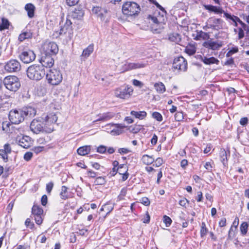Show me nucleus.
<instances>
[{
    "label": "nucleus",
    "instance_id": "47",
    "mask_svg": "<svg viewBox=\"0 0 249 249\" xmlns=\"http://www.w3.org/2000/svg\"><path fill=\"white\" fill-rule=\"evenodd\" d=\"M92 12L95 14H96L97 15H98V14L100 12V11H104V12L105 13H107V10H105V9H103L101 7H94L93 8H92Z\"/></svg>",
    "mask_w": 249,
    "mask_h": 249
},
{
    "label": "nucleus",
    "instance_id": "33",
    "mask_svg": "<svg viewBox=\"0 0 249 249\" xmlns=\"http://www.w3.org/2000/svg\"><path fill=\"white\" fill-rule=\"evenodd\" d=\"M185 52L189 55H193L196 52V48L195 44H190L185 49Z\"/></svg>",
    "mask_w": 249,
    "mask_h": 249
},
{
    "label": "nucleus",
    "instance_id": "9",
    "mask_svg": "<svg viewBox=\"0 0 249 249\" xmlns=\"http://www.w3.org/2000/svg\"><path fill=\"white\" fill-rule=\"evenodd\" d=\"M133 91V89L131 86H126L117 89L115 90V96L121 99H126L130 97Z\"/></svg>",
    "mask_w": 249,
    "mask_h": 249
},
{
    "label": "nucleus",
    "instance_id": "37",
    "mask_svg": "<svg viewBox=\"0 0 249 249\" xmlns=\"http://www.w3.org/2000/svg\"><path fill=\"white\" fill-rule=\"evenodd\" d=\"M224 16L227 19H230L233 22H238L240 24H241L243 22L240 20V19L238 17L234 15H231V14L228 13H224Z\"/></svg>",
    "mask_w": 249,
    "mask_h": 249
},
{
    "label": "nucleus",
    "instance_id": "48",
    "mask_svg": "<svg viewBox=\"0 0 249 249\" xmlns=\"http://www.w3.org/2000/svg\"><path fill=\"white\" fill-rule=\"evenodd\" d=\"M175 118L177 121H180L183 119V114L181 112H178L175 115Z\"/></svg>",
    "mask_w": 249,
    "mask_h": 249
},
{
    "label": "nucleus",
    "instance_id": "62",
    "mask_svg": "<svg viewBox=\"0 0 249 249\" xmlns=\"http://www.w3.org/2000/svg\"><path fill=\"white\" fill-rule=\"evenodd\" d=\"M189 203V201L185 198H183L182 199L180 200L179 202V204L180 206L186 207V205L187 203Z\"/></svg>",
    "mask_w": 249,
    "mask_h": 249
},
{
    "label": "nucleus",
    "instance_id": "20",
    "mask_svg": "<svg viewBox=\"0 0 249 249\" xmlns=\"http://www.w3.org/2000/svg\"><path fill=\"white\" fill-rule=\"evenodd\" d=\"M114 116V114L111 112H106L103 114H100L98 115L99 118L96 120L94 121V122L97 121H107L113 118Z\"/></svg>",
    "mask_w": 249,
    "mask_h": 249
},
{
    "label": "nucleus",
    "instance_id": "5",
    "mask_svg": "<svg viewBox=\"0 0 249 249\" xmlns=\"http://www.w3.org/2000/svg\"><path fill=\"white\" fill-rule=\"evenodd\" d=\"M27 75L31 80L38 81L41 79L46 72L44 69L40 65H33L26 71Z\"/></svg>",
    "mask_w": 249,
    "mask_h": 249
},
{
    "label": "nucleus",
    "instance_id": "27",
    "mask_svg": "<svg viewBox=\"0 0 249 249\" xmlns=\"http://www.w3.org/2000/svg\"><path fill=\"white\" fill-rule=\"evenodd\" d=\"M10 25V23L7 19L4 18H1V22L0 23V31L8 29Z\"/></svg>",
    "mask_w": 249,
    "mask_h": 249
},
{
    "label": "nucleus",
    "instance_id": "22",
    "mask_svg": "<svg viewBox=\"0 0 249 249\" xmlns=\"http://www.w3.org/2000/svg\"><path fill=\"white\" fill-rule=\"evenodd\" d=\"M210 38V35L209 34L204 32L202 31H196V36L194 39L196 40H199L201 39L206 40Z\"/></svg>",
    "mask_w": 249,
    "mask_h": 249
},
{
    "label": "nucleus",
    "instance_id": "63",
    "mask_svg": "<svg viewBox=\"0 0 249 249\" xmlns=\"http://www.w3.org/2000/svg\"><path fill=\"white\" fill-rule=\"evenodd\" d=\"M150 216L148 212L146 213L145 216L142 219L144 223H148L150 221Z\"/></svg>",
    "mask_w": 249,
    "mask_h": 249
},
{
    "label": "nucleus",
    "instance_id": "18",
    "mask_svg": "<svg viewBox=\"0 0 249 249\" xmlns=\"http://www.w3.org/2000/svg\"><path fill=\"white\" fill-rule=\"evenodd\" d=\"M17 142L18 144L24 148H28L31 146V139L29 137L25 136L22 137L18 138Z\"/></svg>",
    "mask_w": 249,
    "mask_h": 249
},
{
    "label": "nucleus",
    "instance_id": "4",
    "mask_svg": "<svg viewBox=\"0 0 249 249\" xmlns=\"http://www.w3.org/2000/svg\"><path fill=\"white\" fill-rule=\"evenodd\" d=\"M31 130L35 134L40 133H51L53 131L52 126H47L40 119H34L30 124Z\"/></svg>",
    "mask_w": 249,
    "mask_h": 249
},
{
    "label": "nucleus",
    "instance_id": "16",
    "mask_svg": "<svg viewBox=\"0 0 249 249\" xmlns=\"http://www.w3.org/2000/svg\"><path fill=\"white\" fill-rule=\"evenodd\" d=\"M223 43L221 41H212L211 40H209L203 43V46L204 47L213 50H218L221 47Z\"/></svg>",
    "mask_w": 249,
    "mask_h": 249
},
{
    "label": "nucleus",
    "instance_id": "40",
    "mask_svg": "<svg viewBox=\"0 0 249 249\" xmlns=\"http://www.w3.org/2000/svg\"><path fill=\"white\" fill-rule=\"evenodd\" d=\"M68 188L65 186H62L61 187V191L60 193V196L62 199L66 200L68 198V196L67 194Z\"/></svg>",
    "mask_w": 249,
    "mask_h": 249
},
{
    "label": "nucleus",
    "instance_id": "13",
    "mask_svg": "<svg viewBox=\"0 0 249 249\" xmlns=\"http://www.w3.org/2000/svg\"><path fill=\"white\" fill-rule=\"evenodd\" d=\"M4 69L9 72H17L20 70V64L18 60L12 59L6 63Z\"/></svg>",
    "mask_w": 249,
    "mask_h": 249
},
{
    "label": "nucleus",
    "instance_id": "19",
    "mask_svg": "<svg viewBox=\"0 0 249 249\" xmlns=\"http://www.w3.org/2000/svg\"><path fill=\"white\" fill-rule=\"evenodd\" d=\"M145 64L140 63H129L124 65L125 71H130L133 69L143 68L145 66Z\"/></svg>",
    "mask_w": 249,
    "mask_h": 249
},
{
    "label": "nucleus",
    "instance_id": "25",
    "mask_svg": "<svg viewBox=\"0 0 249 249\" xmlns=\"http://www.w3.org/2000/svg\"><path fill=\"white\" fill-rule=\"evenodd\" d=\"M90 151V146H84L79 147L77 150V153L81 156H84L88 154Z\"/></svg>",
    "mask_w": 249,
    "mask_h": 249
},
{
    "label": "nucleus",
    "instance_id": "43",
    "mask_svg": "<svg viewBox=\"0 0 249 249\" xmlns=\"http://www.w3.org/2000/svg\"><path fill=\"white\" fill-rule=\"evenodd\" d=\"M163 221L167 227H169L171 225L172 221L171 218L167 215L163 216Z\"/></svg>",
    "mask_w": 249,
    "mask_h": 249
},
{
    "label": "nucleus",
    "instance_id": "3",
    "mask_svg": "<svg viewBox=\"0 0 249 249\" xmlns=\"http://www.w3.org/2000/svg\"><path fill=\"white\" fill-rule=\"evenodd\" d=\"M162 12V14L159 13L156 16H149V18L151 19L153 24L152 25V29L157 33H160L161 30L164 28V25L166 20V11L161 5L158 8Z\"/></svg>",
    "mask_w": 249,
    "mask_h": 249
},
{
    "label": "nucleus",
    "instance_id": "60",
    "mask_svg": "<svg viewBox=\"0 0 249 249\" xmlns=\"http://www.w3.org/2000/svg\"><path fill=\"white\" fill-rule=\"evenodd\" d=\"M133 84L134 86L140 87V88L142 87L143 85L142 82H141V81H140L138 80H136V79H134L133 80Z\"/></svg>",
    "mask_w": 249,
    "mask_h": 249
},
{
    "label": "nucleus",
    "instance_id": "39",
    "mask_svg": "<svg viewBox=\"0 0 249 249\" xmlns=\"http://www.w3.org/2000/svg\"><path fill=\"white\" fill-rule=\"evenodd\" d=\"M248 223L246 222H243L240 227V231L241 232V234L243 235H245L248 231Z\"/></svg>",
    "mask_w": 249,
    "mask_h": 249
},
{
    "label": "nucleus",
    "instance_id": "8",
    "mask_svg": "<svg viewBox=\"0 0 249 249\" xmlns=\"http://www.w3.org/2000/svg\"><path fill=\"white\" fill-rule=\"evenodd\" d=\"M46 79L48 83L52 85H57L62 80V75L60 71L51 69L46 73Z\"/></svg>",
    "mask_w": 249,
    "mask_h": 249
},
{
    "label": "nucleus",
    "instance_id": "12",
    "mask_svg": "<svg viewBox=\"0 0 249 249\" xmlns=\"http://www.w3.org/2000/svg\"><path fill=\"white\" fill-rule=\"evenodd\" d=\"M20 59L24 63H29L33 61L36 58L34 52L29 49L22 51L19 55Z\"/></svg>",
    "mask_w": 249,
    "mask_h": 249
},
{
    "label": "nucleus",
    "instance_id": "36",
    "mask_svg": "<svg viewBox=\"0 0 249 249\" xmlns=\"http://www.w3.org/2000/svg\"><path fill=\"white\" fill-rule=\"evenodd\" d=\"M221 161L224 165H225L227 162V155L225 149H221L219 152Z\"/></svg>",
    "mask_w": 249,
    "mask_h": 249
},
{
    "label": "nucleus",
    "instance_id": "61",
    "mask_svg": "<svg viewBox=\"0 0 249 249\" xmlns=\"http://www.w3.org/2000/svg\"><path fill=\"white\" fill-rule=\"evenodd\" d=\"M204 167L209 172H211L212 171L213 166L210 162H206L204 165Z\"/></svg>",
    "mask_w": 249,
    "mask_h": 249
},
{
    "label": "nucleus",
    "instance_id": "51",
    "mask_svg": "<svg viewBox=\"0 0 249 249\" xmlns=\"http://www.w3.org/2000/svg\"><path fill=\"white\" fill-rule=\"evenodd\" d=\"M238 49L237 47H233L227 53L226 55L227 57H229L231 54L238 52Z\"/></svg>",
    "mask_w": 249,
    "mask_h": 249
},
{
    "label": "nucleus",
    "instance_id": "64",
    "mask_svg": "<svg viewBox=\"0 0 249 249\" xmlns=\"http://www.w3.org/2000/svg\"><path fill=\"white\" fill-rule=\"evenodd\" d=\"M163 163V160L160 158H157L155 160V165L157 167L160 166Z\"/></svg>",
    "mask_w": 249,
    "mask_h": 249
},
{
    "label": "nucleus",
    "instance_id": "7",
    "mask_svg": "<svg viewBox=\"0 0 249 249\" xmlns=\"http://www.w3.org/2000/svg\"><path fill=\"white\" fill-rule=\"evenodd\" d=\"M140 10V6L134 2L127 1L122 7L123 13L128 17L137 15Z\"/></svg>",
    "mask_w": 249,
    "mask_h": 249
},
{
    "label": "nucleus",
    "instance_id": "56",
    "mask_svg": "<svg viewBox=\"0 0 249 249\" xmlns=\"http://www.w3.org/2000/svg\"><path fill=\"white\" fill-rule=\"evenodd\" d=\"M25 224L27 227H29L31 229L33 228L34 226V224L31 222V219L30 218H27L26 220Z\"/></svg>",
    "mask_w": 249,
    "mask_h": 249
},
{
    "label": "nucleus",
    "instance_id": "17",
    "mask_svg": "<svg viewBox=\"0 0 249 249\" xmlns=\"http://www.w3.org/2000/svg\"><path fill=\"white\" fill-rule=\"evenodd\" d=\"M57 118L56 114L54 113H49L45 118V124L47 126H52L54 128V124L56 122Z\"/></svg>",
    "mask_w": 249,
    "mask_h": 249
},
{
    "label": "nucleus",
    "instance_id": "38",
    "mask_svg": "<svg viewBox=\"0 0 249 249\" xmlns=\"http://www.w3.org/2000/svg\"><path fill=\"white\" fill-rule=\"evenodd\" d=\"M169 39L176 43H178L181 40L180 36L178 34H172L169 36Z\"/></svg>",
    "mask_w": 249,
    "mask_h": 249
},
{
    "label": "nucleus",
    "instance_id": "59",
    "mask_svg": "<svg viewBox=\"0 0 249 249\" xmlns=\"http://www.w3.org/2000/svg\"><path fill=\"white\" fill-rule=\"evenodd\" d=\"M41 204L45 206L46 205L48 202V198L46 195H43L41 199Z\"/></svg>",
    "mask_w": 249,
    "mask_h": 249
},
{
    "label": "nucleus",
    "instance_id": "41",
    "mask_svg": "<svg viewBox=\"0 0 249 249\" xmlns=\"http://www.w3.org/2000/svg\"><path fill=\"white\" fill-rule=\"evenodd\" d=\"M106 179L104 177H97L94 182V184L96 185H104L106 183Z\"/></svg>",
    "mask_w": 249,
    "mask_h": 249
},
{
    "label": "nucleus",
    "instance_id": "32",
    "mask_svg": "<svg viewBox=\"0 0 249 249\" xmlns=\"http://www.w3.org/2000/svg\"><path fill=\"white\" fill-rule=\"evenodd\" d=\"M201 60L205 64L207 65L216 63L218 62V60L213 57L210 58H207L206 57H201Z\"/></svg>",
    "mask_w": 249,
    "mask_h": 249
},
{
    "label": "nucleus",
    "instance_id": "52",
    "mask_svg": "<svg viewBox=\"0 0 249 249\" xmlns=\"http://www.w3.org/2000/svg\"><path fill=\"white\" fill-rule=\"evenodd\" d=\"M106 151H107V147L104 145H100L97 149V151L98 153H102V154L105 153L106 152Z\"/></svg>",
    "mask_w": 249,
    "mask_h": 249
},
{
    "label": "nucleus",
    "instance_id": "34",
    "mask_svg": "<svg viewBox=\"0 0 249 249\" xmlns=\"http://www.w3.org/2000/svg\"><path fill=\"white\" fill-rule=\"evenodd\" d=\"M130 114L135 116L137 118H139L140 119H142L146 116V112L143 111H131Z\"/></svg>",
    "mask_w": 249,
    "mask_h": 249
},
{
    "label": "nucleus",
    "instance_id": "23",
    "mask_svg": "<svg viewBox=\"0 0 249 249\" xmlns=\"http://www.w3.org/2000/svg\"><path fill=\"white\" fill-rule=\"evenodd\" d=\"M25 9L27 12L28 16L30 18H32L34 16L35 7L33 4L28 3L26 4Z\"/></svg>",
    "mask_w": 249,
    "mask_h": 249
},
{
    "label": "nucleus",
    "instance_id": "57",
    "mask_svg": "<svg viewBox=\"0 0 249 249\" xmlns=\"http://www.w3.org/2000/svg\"><path fill=\"white\" fill-rule=\"evenodd\" d=\"M4 151L7 152V153L9 154L11 152V148L10 146V144L8 143L5 144L3 146V149H2Z\"/></svg>",
    "mask_w": 249,
    "mask_h": 249
},
{
    "label": "nucleus",
    "instance_id": "42",
    "mask_svg": "<svg viewBox=\"0 0 249 249\" xmlns=\"http://www.w3.org/2000/svg\"><path fill=\"white\" fill-rule=\"evenodd\" d=\"M118 173L122 175L124 173H126L127 172V168L126 165L123 164H121L119 166V167L117 168Z\"/></svg>",
    "mask_w": 249,
    "mask_h": 249
},
{
    "label": "nucleus",
    "instance_id": "49",
    "mask_svg": "<svg viewBox=\"0 0 249 249\" xmlns=\"http://www.w3.org/2000/svg\"><path fill=\"white\" fill-rule=\"evenodd\" d=\"M53 187V182H50L46 185V191L48 193L50 194Z\"/></svg>",
    "mask_w": 249,
    "mask_h": 249
},
{
    "label": "nucleus",
    "instance_id": "28",
    "mask_svg": "<svg viewBox=\"0 0 249 249\" xmlns=\"http://www.w3.org/2000/svg\"><path fill=\"white\" fill-rule=\"evenodd\" d=\"M32 33L30 31H25L20 34L18 36V40L20 41H23L26 39L31 38Z\"/></svg>",
    "mask_w": 249,
    "mask_h": 249
},
{
    "label": "nucleus",
    "instance_id": "14",
    "mask_svg": "<svg viewBox=\"0 0 249 249\" xmlns=\"http://www.w3.org/2000/svg\"><path fill=\"white\" fill-rule=\"evenodd\" d=\"M53 55L46 54L42 53L41 57L40 59V62L42 67L51 68L54 64V59L53 58Z\"/></svg>",
    "mask_w": 249,
    "mask_h": 249
},
{
    "label": "nucleus",
    "instance_id": "50",
    "mask_svg": "<svg viewBox=\"0 0 249 249\" xmlns=\"http://www.w3.org/2000/svg\"><path fill=\"white\" fill-rule=\"evenodd\" d=\"M33 157V153L30 152H26L24 155V159L26 161H29Z\"/></svg>",
    "mask_w": 249,
    "mask_h": 249
},
{
    "label": "nucleus",
    "instance_id": "6",
    "mask_svg": "<svg viewBox=\"0 0 249 249\" xmlns=\"http://www.w3.org/2000/svg\"><path fill=\"white\" fill-rule=\"evenodd\" d=\"M5 88L9 90L16 92L20 87V82L18 78L16 76H8L3 81Z\"/></svg>",
    "mask_w": 249,
    "mask_h": 249
},
{
    "label": "nucleus",
    "instance_id": "11",
    "mask_svg": "<svg viewBox=\"0 0 249 249\" xmlns=\"http://www.w3.org/2000/svg\"><path fill=\"white\" fill-rule=\"evenodd\" d=\"M173 68L175 69L185 71L187 69V62L185 59L180 56L174 59Z\"/></svg>",
    "mask_w": 249,
    "mask_h": 249
},
{
    "label": "nucleus",
    "instance_id": "44",
    "mask_svg": "<svg viewBox=\"0 0 249 249\" xmlns=\"http://www.w3.org/2000/svg\"><path fill=\"white\" fill-rule=\"evenodd\" d=\"M36 222L38 225H40L43 221V214L34 215Z\"/></svg>",
    "mask_w": 249,
    "mask_h": 249
},
{
    "label": "nucleus",
    "instance_id": "45",
    "mask_svg": "<svg viewBox=\"0 0 249 249\" xmlns=\"http://www.w3.org/2000/svg\"><path fill=\"white\" fill-rule=\"evenodd\" d=\"M8 154L7 153V152L4 151L2 149H0V156L5 162L8 161Z\"/></svg>",
    "mask_w": 249,
    "mask_h": 249
},
{
    "label": "nucleus",
    "instance_id": "35",
    "mask_svg": "<svg viewBox=\"0 0 249 249\" xmlns=\"http://www.w3.org/2000/svg\"><path fill=\"white\" fill-rule=\"evenodd\" d=\"M154 87L158 93H162L165 91V86L161 82L155 83Z\"/></svg>",
    "mask_w": 249,
    "mask_h": 249
},
{
    "label": "nucleus",
    "instance_id": "29",
    "mask_svg": "<svg viewBox=\"0 0 249 249\" xmlns=\"http://www.w3.org/2000/svg\"><path fill=\"white\" fill-rule=\"evenodd\" d=\"M93 51V45H89L86 49L83 51L82 56L85 58L88 57Z\"/></svg>",
    "mask_w": 249,
    "mask_h": 249
},
{
    "label": "nucleus",
    "instance_id": "24",
    "mask_svg": "<svg viewBox=\"0 0 249 249\" xmlns=\"http://www.w3.org/2000/svg\"><path fill=\"white\" fill-rule=\"evenodd\" d=\"M212 21L213 24L210 25L211 27L214 29H219L222 26L223 21L220 18H213L210 19Z\"/></svg>",
    "mask_w": 249,
    "mask_h": 249
},
{
    "label": "nucleus",
    "instance_id": "21",
    "mask_svg": "<svg viewBox=\"0 0 249 249\" xmlns=\"http://www.w3.org/2000/svg\"><path fill=\"white\" fill-rule=\"evenodd\" d=\"M111 126L113 127L110 131V133L113 136L119 135L122 132V129L124 127L121 124H112Z\"/></svg>",
    "mask_w": 249,
    "mask_h": 249
},
{
    "label": "nucleus",
    "instance_id": "54",
    "mask_svg": "<svg viewBox=\"0 0 249 249\" xmlns=\"http://www.w3.org/2000/svg\"><path fill=\"white\" fill-rule=\"evenodd\" d=\"M141 202L145 206H148L150 205V201L149 199L146 197L142 198L141 199Z\"/></svg>",
    "mask_w": 249,
    "mask_h": 249
},
{
    "label": "nucleus",
    "instance_id": "46",
    "mask_svg": "<svg viewBox=\"0 0 249 249\" xmlns=\"http://www.w3.org/2000/svg\"><path fill=\"white\" fill-rule=\"evenodd\" d=\"M152 117L154 119H156L157 121L160 122L162 120V117L161 115L158 112H153L152 114Z\"/></svg>",
    "mask_w": 249,
    "mask_h": 249
},
{
    "label": "nucleus",
    "instance_id": "2",
    "mask_svg": "<svg viewBox=\"0 0 249 249\" xmlns=\"http://www.w3.org/2000/svg\"><path fill=\"white\" fill-rule=\"evenodd\" d=\"M72 21L67 17L66 19L62 18L60 22L59 31H55L53 35V37L57 38L60 36H65L71 39L73 35Z\"/></svg>",
    "mask_w": 249,
    "mask_h": 249
},
{
    "label": "nucleus",
    "instance_id": "55",
    "mask_svg": "<svg viewBox=\"0 0 249 249\" xmlns=\"http://www.w3.org/2000/svg\"><path fill=\"white\" fill-rule=\"evenodd\" d=\"M79 0H66L67 4L70 6H72L76 5Z\"/></svg>",
    "mask_w": 249,
    "mask_h": 249
},
{
    "label": "nucleus",
    "instance_id": "58",
    "mask_svg": "<svg viewBox=\"0 0 249 249\" xmlns=\"http://www.w3.org/2000/svg\"><path fill=\"white\" fill-rule=\"evenodd\" d=\"M44 147L43 146H36L33 148V151L36 154H38L43 151Z\"/></svg>",
    "mask_w": 249,
    "mask_h": 249
},
{
    "label": "nucleus",
    "instance_id": "26",
    "mask_svg": "<svg viewBox=\"0 0 249 249\" xmlns=\"http://www.w3.org/2000/svg\"><path fill=\"white\" fill-rule=\"evenodd\" d=\"M32 214L33 215L43 214V210L40 207L35 204L32 209Z\"/></svg>",
    "mask_w": 249,
    "mask_h": 249
},
{
    "label": "nucleus",
    "instance_id": "31",
    "mask_svg": "<svg viewBox=\"0 0 249 249\" xmlns=\"http://www.w3.org/2000/svg\"><path fill=\"white\" fill-rule=\"evenodd\" d=\"M142 162L146 165L151 164L155 161L154 158L147 155H144L142 157Z\"/></svg>",
    "mask_w": 249,
    "mask_h": 249
},
{
    "label": "nucleus",
    "instance_id": "10",
    "mask_svg": "<svg viewBox=\"0 0 249 249\" xmlns=\"http://www.w3.org/2000/svg\"><path fill=\"white\" fill-rule=\"evenodd\" d=\"M58 52L57 45L53 42H45L42 46V52L51 55H55Z\"/></svg>",
    "mask_w": 249,
    "mask_h": 249
},
{
    "label": "nucleus",
    "instance_id": "1",
    "mask_svg": "<svg viewBox=\"0 0 249 249\" xmlns=\"http://www.w3.org/2000/svg\"><path fill=\"white\" fill-rule=\"evenodd\" d=\"M36 114V109L32 107H26L23 109L11 110L9 114V119L13 124H18L25 118H31Z\"/></svg>",
    "mask_w": 249,
    "mask_h": 249
},
{
    "label": "nucleus",
    "instance_id": "30",
    "mask_svg": "<svg viewBox=\"0 0 249 249\" xmlns=\"http://www.w3.org/2000/svg\"><path fill=\"white\" fill-rule=\"evenodd\" d=\"M113 208L114 204L108 202L103 206L100 211H105L107 212V214H108L113 210Z\"/></svg>",
    "mask_w": 249,
    "mask_h": 249
},
{
    "label": "nucleus",
    "instance_id": "15",
    "mask_svg": "<svg viewBox=\"0 0 249 249\" xmlns=\"http://www.w3.org/2000/svg\"><path fill=\"white\" fill-rule=\"evenodd\" d=\"M84 15V12L83 9L78 7L75 8L70 15L67 16V17L70 18L71 20V19L80 20L82 19Z\"/></svg>",
    "mask_w": 249,
    "mask_h": 249
},
{
    "label": "nucleus",
    "instance_id": "53",
    "mask_svg": "<svg viewBox=\"0 0 249 249\" xmlns=\"http://www.w3.org/2000/svg\"><path fill=\"white\" fill-rule=\"evenodd\" d=\"M213 12H214L216 14H222L225 13L226 12H224V10H222V9L219 7H216L214 6V8L213 9Z\"/></svg>",
    "mask_w": 249,
    "mask_h": 249
}]
</instances>
